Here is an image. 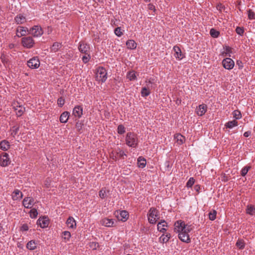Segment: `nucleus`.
Segmentation results:
<instances>
[{
  "label": "nucleus",
  "instance_id": "nucleus-1",
  "mask_svg": "<svg viewBox=\"0 0 255 255\" xmlns=\"http://www.w3.org/2000/svg\"><path fill=\"white\" fill-rule=\"evenodd\" d=\"M192 229L191 225L185 224L181 220L177 221L174 224V231L178 233V238L183 242L189 243L191 242L188 233Z\"/></svg>",
  "mask_w": 255,
  "mask_h": 255
},
{
  "label": "nucleus",
  "instance_id": "nucleus-2",
  "mask_svg": "<svg viewBox=\"0 0 255 255\" xmlns=\"http://www.w3.org/2000/svg\"><path fill=\"white\" fill-rule=\"evenodd\" d=\"M126 142L128 146L135 148L138 143L136 134L133 132H128L126 137Z\"/></svg>",
  "mask_w": 255,
  "mask_h": 255
},
{
  "label": "nucleus",
  "instance_id": "nucleus-3",
  "mask_svg": "<svg viewBox=\"0 0 255 255\" xmlns=\"http://www.w3.org/2000/svg\"><path fill=\"white\" fill-rule=\"evenodd\" d=\"M155 85V84L153 79H150L148 81H146V85L141 89V96L146 97L149 95L151 93V90L154 88Z\"/></svg>",
  "mask_w": 255,
  "mask_h": 255
},
{
  "label": "nucleus",
  "instance_id": "nucleus-4",
  "mask_svg": "<svg viewBox=\"0 0 255 255\" xmlns=\"http://www.w3.org/2000/svg\"><path fill=\"white\" fill-rule=\"evenodd\" d=\"M147 216L149 222L152 224H155L159 218V212L154 208L150 209Z\"/></svg>",
  "mask_w": 255,
  "mask_h": 255
},
{
  "label": "nucleus",
  "instance_id": "nucleus-5",
  "mask_svg": "<svg viewBox=\"0 0 255 255\" xmlns=\"http://www.w3.org/2000/svg\"><path fill=\"white\" fill-rule=\"evenodd\" d=\"M107 73L103 67H99L96 70V79L97 81L102 83L105 82L107 79Z\"/></svg>",
  "mask_w": 255,
  "mask_h": 255
},
{
  "label": "nucleus",
  "instance_id": "nucleus-6",
  "mask_svg": "<svg viewBox=\"0 0 255 255\" xmlns=\"http://www.w3.org/2000/svg\"><path fill=\"white\" fill-rule=\"evenodd\" d=\"M126 156H127V154L120 148L113 150L110 153V157L115 161H117L120 159H125V157Z\"/></svg>",
  "mask_w": 255,
  "mask_h": 255
},
{
  "label": "nucleus",
  "instance_id": "nucleus-7",
  "mask_svg": "<svg viewBox=\"0 0 255 255\" xmlns=\"http://www.w3.org/2000/svg\"><path fill=\"white\" fill-rule=\"evenodd\" d=\"M21 44L24 47L30 48L33 46L34 41L30 36L24 37L21 39Z\"/></svg>",
  "mask_w": 255,
  "mask_h": 255
},
{
  "label": "nucleus",
  "instance_id": "nucleus-8",
  "mask_svg": "<svg viewBox=\"0 0 255 255\" xmlns=\"http://www.w3.org/2000/svg\"><path fill=\"white\" fill-rule=\"evenodd\" d=\"M43 31L41 27L38 25H34L29 30V33L34 37H39L43 34Z\"/></svg>",
  "mask_w": 255,
  "mask_h": 255
},
{
  "label": "nucleus",
  "instance_id": "nucleus-9",
  "mask_svg": "<svg viewBox=\"0 0 255 255\" xmlns=\"http://www.w3.org/2000/svg\"><path fill=\"white\" fill-rule=\"evenodd\" d=\"M9 155L7 153L2 152L0 155V164L1 166L5 167L10 163Z\"/></svg>",
  "mask_w": 255,
  "mask_h": 255
},
{
  "label": "nucleus",
  "instance_id": "nucleus-10",
  "mask_svg": "<svg viewBox=\"0 0 255 255\" xmlns=\"http://www.w3.org/2000/svg\"><path fill=\"white\" fill-rule=\"evenodd\" d=\"M27 66L31 69L38 68L40 66L39 59L37 57H34L27 61Z\"/></svg>",
  "mask_w": 255,
  "mask_h": 255
},
{
  "label": "nucleus",
  "instance_id": "nucleus-11",
  "mask_svg": "<svg viewBox=\"0 0 255 255\" xmlns=\"http://www.w3.org/2000/svg\"><path fill=\"white\" fill-rule=\"evenodd\" d=\"M223 66L226 69L231 70L235 65L234 61L230 58H226L222 61Z\"/></svg>",
  "mask_w": 255,
  "mask_h": 255
},
{
  "label": "nucleus",
  "instance_id": "nucleus-12",
  "mask_svg": "<svg viewBox=\"0 0 255 255\" xmlns=\"http://www.w3.org/2000/svg\"><path fill=\"white\" fill-rule=\"evenodd\" d=\"M78 49L80 52L87 54L90 53V47L87 43L81 41L79 43Z\"/></svg>",
  "mask_w": 255,
  "mask_h": 255
},
{
  "label": "nucleus",
  "instance_id": "nucleus-13",
  "mask_svg": "<svg viewBox=\"0 0 255 255\" xmlns=\"http://www.w3.org/2000/svg\"><path fill=\"white\" fill-rule=\"evenodd\" d=\"M13 109L16 112V114L18 117H20L25 112V108L22 105H20L17 102L13 104Z\"/></svg>",
  "mask_w": 255,
  "mask_h": 255
},
{
  "label": "nucleus",
  "instance_id": "nucleus-14",
  "mask_svg": "<svg viewBox=\"0 0 255 255\" xmlns=\"http://www.w3.org/2000/svg\"><path fill=\"white\" fill-rule=\"evenodd\" d=\"M115 215L119 220L124 222L127 221L128 217V212L125 210L120 212L117 211L115 213Z\"/></svg>",
  "mask_w": 255,
  "mask_h": 255
},
{
  "label": "nucleus",
  "instance_id": "nucleus-15",
  "mask_svg": "<svg viewBox=\"0 0 255 255\" xmlns=\"http://www.w3.org/2000/svg\"><path fill=\"white\" fill-rule=\"evenodd\" d=\"M27 32L29 33V30L26 27L18 26L16 28V35L18 37L26 35Z\"/></svg>",
  "mask_w": 255,
  "mask_h": 255
},
{
  "label": "nucleus",
  "instance_id": "nucleus-16",
  "mask_svg": "<svg viewBox=\"0 0 255 255\" xmlns=\"http://www.w3.org/2000/svg\"><path fill=\"white\" fill-rule=\"evenodd\" d=\"M34 204V199L30 197L25 198L23 200V205L25 208H31Z\"/></svg>",
  "mask_w": 255,
  "mask_h": 255
},
{
  "label": "nucleus",
  "instance_id": "nucleus-17",
  "mask_svg": "<svg viewBox=\"0 0 255 255\" xmlns=\"http://www.w3.org/2000/svg\"><path fill=\"white\" fill-rule=\"evenodd\" d=\"M73 115L76 118H80L83 115V108L80 106L75 107L73 111Z\"/></svg>",
  "mask_w": 255,
  "mask_h": 255
},
{
  "label": "nucleus",
  "instance_id": "nucleus-18",
  "mask_svg": "<svg viewBox=\"0 0 255 255\" xmlns=\"http://www.w3.org/2000/svg\"><path fill=\"white\" fill-rule=\"evenodd\" d=\"M101 224L105 227H111L114 226V221L113 219L106 218L101 221Z\"/></svg>",
  "mask_w": 255,
  "mask_h": 255
},
{
  "label": "nucleus",
  "instance_id": "nucleus-19",
  "mask_svg": "<svg viewBox=\"0 0 255 255\" xmlns=\"http://www.w3.org/2000/svg\"><path fill=\"white\" fill-rule=\"evenodd\" d=\"M207 110V106L205 104H202L199 106L196 109V113L199 116H202L205 114Z\"/></svg>",
  "mask_w": 255,
  "mask_h": 255
},
{
  "label": "nucleus",
  "instance_id": "nucleus-20",
  "mask_svg": "<svg viewBox=\"0 0 255 255\" xmlns=\"http://www.w3.org/2000/svg\"><path fill=\"white\" fill-rule=\"evenodd\" d=\"M12 198L13 200L21 199L23 197L22 192L18 189H15L12 194Z\"/></svg>",
  "mask_w": 255,
  "mask_h": 255
},
{
  "label": "nucleus",
  "instance_id": "nucleus-21",
  "mask_svg": "<svg viewBox=\"0 0 255 255\" xmlns=\"http://www.w3.org/2000/svg\"><path fill=\"white\" fill-rule=\"evenodd\" d=\"M37 224L40 227L44 228L48 226L49 221L46 217L39 218L37 221Z\"/></svg>",
  "mask_w": 255,
  "mask_h": 255
},
{
  "label": "nucleus",
  "instance_id": "nucleus-22",
  "mask_svg": "<svg viewBox=\"0 0 255 255\" xmlns=\"http://www.w3.org/2000/svg\"><path fill=\"white\" fill-rule=\"evenodd\" d=\"M173 50L175 52L174 55L175 58L179 60L182 59L183 57V56L182 54L180 48L177 46H175L173 47Z\"/></svg>",
  "mask_w": 255,
  "mask_h": 255
},
{
  "label": "nucleus",
  "instance_id": "nucleus-23",
  "mask_svg": "<svg viewBox=\"0 0 255 255\" xmlns=\"http://www.w3.org/2000/svg\"><path fill=\"white\" fill-rule=\"evenodd\" d=\"M174 139L179 145L183 144L185 141V137L180 134H175Z\"/></svg>",
  "mask_w": 255,
  "mask_h": 255
},
{
  "label": "nucleus",
  "instance_id": "nucleus-24",
  "mask_svg": "<svg viewBox=\"0 0 255 255\" xmlns=\"http://www.w3.org/2000/svg\"><path fill=\"white\" fill-rule=\"evenodd\" d=\"M69 113L68 112H63L60 117V122L62 123H66L68 120L69 117Z\"/></svg>",
  "mask_w": 255,
  "mask_h": 255
},
{
  "label": "nucleus",
  "instance_id": "nucleus-25",
  "mask_svg": "<svg viewBox=\"0 0 255 255\" xmlns=\"http://www.w3.org/2000/svg\"><path fill=\"white\" fill-rule=\"evenodd\" d=\"M165 227H167V223L164 220H162L157 225V230L160 232H164L166 231Z\"/></svg>",
  "mask_w": 255,
  "mask_h": 255
},
{
  "label": "nucleus",
  "instance_id": "nucleus-26",
  "mask_svg": "<svg viewBox=\"0 0 255 255\" xmlns=\"http://www.w3.org/2000/svg\"><path fill=\"white\" fill-rule=\"evenodd\" d=\"M14 20L17 24H20L26 22V18L23 15L19 14L14 18Z\"/></svg>",
  "mask_w": 255,
  "mask_h": 255
},
{
  "label": "nucleus",
  "instance_id": "nucleus-27",
  "mask_svg": "<svg viewBox=\"0 0 255 255\" xmlns=\"http://www.w3.org/2000/svg\"><path fill=\"white\" fill-rule=\"evenodd\" d=\"M66 224L68 228L72 229L75 228L76 225L75 220L72 217L68 218L66 221Z\"/></svg>",
  "mask_w": 255,
  "mask_h": 255
},
{
  "label": "nucleus",
  "instance_id": "nucleus-28",
  "mask_svg": "<svg viewBox=\"0 0 255 255\" xmlns=\"http://www.w3.org/2000/svg\"><path fill=\"white\" fill-rule=\"evenodd\" d=\"M127 47L130 49H134L136 47V43L133 40H128L126 42Z\"/></svg>",
  "mask_w": 255,
  "mask_h": 255
},
{
  "label": "nucleus",
  "instance_id": "nucleus-29",
  "mask_svg": "<svg viewBox=\"0 0 255 255\" xmlns=\"http://www.w3.org/2000/svg\"><path fill=\"white\" fill-rule=\"evenodd\" d=\"M9 146L8 141L5 140L1 141L0 143V148L4 151L7 150L9 148Z\"/></svg>",
  "mask_w": 255,
  "mask_h": 255
},
{
  "label": "nucleus",
  "instance_id": "nucleus-30",
  "mask_svg": "<svg viewBox=\"0 0 255 255\" xmlns=\"http://www.w3.org/2000/svg\"><path fill=\"white\" fill-rule=\"evenodd\" d=\"M225 126L227 128H232L238 126V122L235 120L232 121H229L226 123Z\"/></svg>",
  "mask_w": 255,
  "mask_h": 255
},
{
  "label": "nucleus",
  "instance_id": "nucleus-31",
  "mask_svg": "<svg viewBox=\"0 0 255 255\" xmlns=\"http://www.w3.org/2000/svg\"><path fill=\"white\" fill-rule=\"evenodd\" d=\"M37 243L34 240H31L28 242L26 245V248L30 250H33L36 249Z\"/></svg>",
  "mask_w": 255,
  "mask_h": 255
},
{
  "label": "nucleus",
  "instance_id": "nucleus-32",
  "mask_svg": "<svg viewBox=\"0 0 255 255\" xmlns=\"http://www.w3.org/2000/svg\"><path fill=\"white\" fill-rule=\"evenodd\" d=\"M138 166L139 167L143 168L146 165V160L142 157H139L137 159Z\"/></svg>",
  "mask_w": 255,
  "mask_h": 255
},
{
  "label": "nucleus",
  "instance_id": "nucleus-33",
  "mask_svg": "<svg viewBox=\"0 0 255 255\" xmlns=\"http://www.w3.org/2000/svg\"><path fill=\"white\" fill-rule=\"evenodd\" d=\"M127 77L130 81H132V80H135L136 78L135 72L133 71H130V72H128L127 75Z\"/></svg>",
  "mask_w": 255,
  "mask_h": 255
},
{
  "label": "nucleus",
  "instance_id": "nucleus-34",
  "mask_svg": "<svg viewBox=\"0 0 255 255\" xmlns=\"http://www.w3.org/2000/svg\"><path fill=\"white\" fill-rule=\"evenodd\" d=\"M109 192L108 191L106 190L105 188H102L100 191H99V196L102 199H105L107 196V194Z\"/></svg>",
  "mask_w": 255,
  "mask_h": 255
},
{
  "label": "nucleus",
  "instance_id": "nucleus-35",
  "mask_svg": "<svg viewBox=\"0 0 255 255\" xmlns=\"http://www.w3.org/2000/svg\"><path fill=\"white\" fill-rule=\"evenodd\" d=\"M61 47V44L58 42H55L53 43L51 49V50L54 52L57 51Z\"/></svg>",
  "mask_w": 255,
  "mask_h": 255
},
{
  "label": "nucleus",
  "instance_id": "nucleus-36",
  "mask_svg": "<svg viewBox=\"0 0 255 255\" xmlns=\"http://www.w3.org/2000/svg\"><path fill=\"white\" fill-rule=\"evenodd\" d=\"M62 237L65 240V242H67L70 240L71 237V233L68 231H64L62 233Z\"/></svg>",
  "mask_w": 255,
  "mask_h": 255
},
{
  "label": "nucleus",
  "instance_id": "nucleus-37",
  "mask_svg": "<svg viewBox=\"0 0 255 255\" xmlns=\"http://www.w3.org/2000/svg\"><path fill=\"white\" fill-rule=\"evenodd\" d=\"M247 213L251 215L255 214V208L253 206H248L247 208Z\"/></svg>",
  "mask_w": 255,
  "mask_h": 255
},
{
  "label": "nucleus",
  "instance_id": "nucleus-38",
  "mask_svg": "<svg viewBox=\"0 0 255 255\" xmlns=\"http://www.w3.org/2000/svg\"><path fill=\"white\" fill-rule=\"evenodd\" d=\"M210 34L212 37H213L214 38H217L219 36L220 32L218 31H217L213 28H212L210 30Z\"/></svg>",
  "mask_w": 255,
  "mask_h": 255
},
{
  "label": "nucleus",
  "instance_id": "nucleus-39",
  "mask_svg": "<svg viewBox=\"0 0 255 255\" xmlns=\"http://www.w3.org/2000/svg\"><path fill=\"white\" fill-rule=\"evenodd\" d=\"M233 116L236 120L240 119L242 118L241 113L239 110L234 111L233 113Z\"/></svg>",
  "mask_w": 255,
  "mask_h": 255
},
{
  "label": "nucleus",
  "instance_id": "nucleus-40",
  "mask_svg": "<svg viewBox=\"0 0 255 255\" xmlns=\"http://www.w3.org/2000/svg\"><path fill=\"white\" fill-rule=\"evenodd\" d=\"M19 130V127L17 126H13L10 129L11 134L14 137Z\"/></svg>",
  "mask_w": 255,
  "mask_h": 255
},
{
  "label": "nucleus",
  "instance_id": "nucleus-41",
  "mask_svg": "<svg viewBox=\"0 0 255 255\" xmlns=\"http://www.w3.org/2000/svg\"><path fill=\"white\" fill-rule=\"evenodd\" d=\"M216 215L217 212L215 210H213L210 211V212L209 213V218L210 220L212 221L216 219Z\"/></svg>",
  "mask_w": 255,
  "mask_h": 255
},
{
  "label": "nucleus",
  "instance_id": "nucleus-42",
  "mask_svg": "<svg viewBox=\"0 0 255 255\" xmlns=\"http://www.w3.org/2000/svg\"><path fill=\"white\" fill-rule=\"evenodd\" d=\"M237 247L240 249H243L245 247V243L243 240H238L236 243Z\"/></svg>",
  "mask_w": 255,
  "mask_h": 255
},
{
  "label": "nucleus",
  "instance_id": "nucleus-43",
  "mask_svg": "<svg viewBox=\"0 0 255 255\" xmlns=\"http://www.w3.org/2000/svg\"><path fill=\"white\" fill-rule=\"evenodd\" d=\"M251 167L250 166H246L244 167L241 170V175L243 176H245L249 171V170L251 169Z\"/></svg>",
  "mask_w": 255,
  "mask_h": 255
},
{
  "label": "nucleus",
  "instance_id": "nucleus-44",
  "mask_svg": "<svg viewBox=\"0 0 255 255\" xmlns=\"http://www.w3.org/2000/svg\"><path fill=\"white\" fill-rule=\"evenodd\" d=\"M82 61L84 63H87L91 59V56L90 53L85 54L82 58Z\"/></svg>",
  "mask_w": 255,
  "mask_h": 255
},
{
  "label": "nucleus",
  "instance_id": "nucleus-45",
  "mask_svg": "<svg viewBox=\"0 0 255 255\" xmlns=\"http://www.w3.org/2000/svg\"><path fill=\"white\" fill-rule=\"evenodd\" d=\"M194 182L195 179L193 177H190L186 183V186L188 188L191 187Z\"/></svg>",
  "mask_w": 255,
  "mask_h": 255
},
{
  "label": "nucleus",
  "instance_id": "nucleus-46",
  "mask_svg": "<svg viewBox=\"0 0 255 255\" xmlns=\"http://www.w3.org/2000/svg\"><path fill=\"white\" fill-rule=\"evenodd\" d=\"M114 32L115 34L118 36V37H121L123 34V33L122 31L121 28L120 27H117L115 28Z\"/></svg>",
  "mask_w": 255,
  "mask_h": 255
},
{
  "label": "nucleus",
  "instance_id": "nucleus-47",
  "mask_svg": "<svg viewBox=\"0 0 255 255\" xmlns=\"http://www.w3.org/2000/svg\"><path fill=\"white\" fill-rule=\"evenodd\" d=\"M37 214V211L35 209H32L30 211V216L31 218H35Z\"/></svg>",
  "mask_w": 255,
  "mask_h": 255
},
{
  "label": "nucleus",
  "instance_id": "nucleus-48",
  "mask_svg": "<svg viewBox=\"0 0 255 255\" xmlns=\"http://www.w3.org/2000/svg\"><path fill=\"white\" fill-rule=\"evenodd\" d=\"M125 131H126L125 128L123 125H120L118 126V133L122 134H123L124 133H125Z\"/></svg>",
  "mask_w": 255,
  "mask_h": 255
},
{
  "label": "nucleus",
  "instance_id": "nucleus-49",
  "mask_svg": "<svg viewBox=\"0 0 255 255\" xmlns=\"http://www.w3.org/2000/svg\"><path fill=\"white\" fill-rule=\"evenodd\" d=\"M248 15L250 19H254L255 18V13L251 9L248 10Z\"/></svg>",
  "mask_w": 255,
  "mask_h": 255
},
{
  "label": "nucleus",
  "instance_id": "nucleus-50",
  "mask_svg": "<svg viewBox=\"0 0 255 255\" xmlns=\"http://www.w3.org/2000/svg\"><path fill=\"white\" fill-rule=\"evenodd\" d=\"M170 237H165L164 235H162L159 238L160 242L162 243H166L169 240Z\"/></svg>",
  "mask_w": 255,
  "mask_h": 255
},
{
  "label": "nucleus",
  "instance_id": "nucleus-51",
  "mask_svg": "<svg viewBox=\"0 0 255 255\" xmlns=\"http://www.w3.org/2000/svg\"><path fill=\"white\" fill-rule=\"evenodd\" d=\"M65 103V100L62 97L59 98L57 100V104L60 107H62Z\"/></svg>",
  "mask_w": 255,
  "mask_h": 255
},
{
  "label": "nucleus",
  "instance_id": "nucleus-52",
  "mask_svg": "<svg viewBox=\"0 0 255 255\" xmlns=\"http://www.w3.org/2000/svg\"><path fill=\"white\" fill-rule=\"evenodd\" d=\"M236 32L240 35H242L244 32L243 28H242L240 27H237L236 28Z\"/></svg>",
  "mask_w": 255,
  "mask_h": 255
},
{
  "label": "nucleus",
  "instance_id": "nucleus-53",
  "mask_svg": "<svg viewBox=\"0 0 255 255\" xmlns=\"http://www.w3.org/2000/svg\"><path fill=\"white\" fill-rule=\"evenodd\" d=\"M231 51H232L231 48H230L229 46H226L225 48V54L224 55V56H227V54L231 52Z\"/></svg>",
  "mask_w": 255,
  "mask_h": 255
},
{
  "label": "nucleus",
  "instance_id": "nucleus-54",
  "mask_svg": "<svg viewBox=\"0 0 255 255\" xmlns=\"http://www.w3.org/2000/svg\"><path fill=\"white\" fill-rule=\"evenodd\" d=\"M237 65L239 67V68L241 69L243 68V63H242V61H240V60H238L237 61Z\"/></svg>",
  "mask_w": 255,
  "mask_h": 255
},
{
  "label": "nucleus",
  "instance_id": "nucleus-55",
  "mask_svg": "<svg viewBox=\"0 0 255 255\" xmlns=\"http://www.w3.org/2000/svg\"><path fill=\"white\" fill-rule=\"evenodd\" d=\"M28 230V227L27 225L24 224L21 227V230L23 231H26Z\"/></svg>",
  "mask_w": 255,
  "mask_h": 255
},
{
  "label": "nucleus",
  "instance_id": "nucleus-56",
  "mask_svg": "<svg viewBox=\"0 0 255 255\" xmlns=\"http://www.w3.org/2000/svg\"><path fill=\"white\" fill-rule=\"evenodd\" d=\"M194 189L197 192H199L200 189V187L199 185H196L194 187Z\"/></svg>",
  "mask_w": 255,
  "mask_h": 255
},
{
  "label": "nucleus",
  "instance_id": "nucleus-57",
  "mask_svg": "<svg viewBox=\"0 0 255 255\" xmlns=\"http://www.w3.org/2000/svg\"><path fill=\"white\" fill-rule=\"evenodd\" d=\"M251 134V132L250 131H246L244 133V135L245 136V137H248Z\"/></svg>",
  "mask_w": 255,
  "mask_h": 255
},
{
  "label": "nucleus",
  "instance_id": "nucleus-58",
  "mask_svg": "<svg viewBox=\"0 0 255 255\" xmlns=\"http://www.w3.org/2000/svg\"><path fill=\"white\" fill-rule=\"evenodd\" d=\"M76 128H78V129H80L81 128V127H82V125H81V123H77L76 124Z\"/></svg>",
  "mask_w": 255,
  "mask_h": 255
},
{
  "label": "nucleus",
  "instance_id": "nucleus-59",
  "mask_svg": "<svg viewBox=\"0 0 255 255\" xmlns=\"http://www.w3.org/2000/svg\"><path fill=\"white\" fill-rule=\"evenodd\" d=\"M148 6H149V8L150 9H151V10H152V9H154V6L153 5H152V4H149L148 5Z\"/></svg>",
  "mask_w": 255,
  "mask_h": 255
},
{
  "label": "nucleus",
  "instance_id": "nucleus-60",
  "mask_svg": "<svg viewBox=\"0 0 255 255\" xmlns=\"http://www.w3.org/2000/svg\"><path fill=\"white\" fill-rule=\"evenodd\" d=\"M221 5L218 6V8H217L218 9L219 8V9L220 10H221Z\"/></svg>",
  "mask_w": 255,
  "mask_h": 255
},
{
  "label": "nucleus",
  "instance_id": "nucleus-61",
  "mask_svg": "<svg viewBox=\"0 0 255 255\" xmlns=\"http://www.w3.org/2000/svg\"><path fill=\"white\" fill-rule=\"evenodd\" d=\"M165 236V237H170V234H169V235H166V236Z\"/></svg>",
  "mask_w": 255,
  "mask_h": 255
},
{
  "label": "nucleus",
  "instance_id": "nucleus-62",
  "mask_svg": "<svg viewBox=\"0 0 255 255\" xmlns=\"http://www.w3.org/2000/svg\"><path fill=\"white\" fill-rule=\"evenodd\" d=\"M145 2H149L150 0H144Z\"/></svg>",
  "mask_w": 255,
  "mask_h": 255
},
{
  "label": "nucleus",
  "instance_id": "nucleus-63",
  "mask_svg": "<svg viewBox=\"0 0 255 255\" xmlns=\"http://www.w3.org/2000/svg\"><path fill=\"white\" fill-rule=\"evenodd\" d=\"M97 244L94 243V248L95 249L96 248V245Z\"/></svg>",
  "mask_w": 255,
  "mask_h": 255
},
{
  "label": "nucleus",
  "instance_id": "nucleus-64",
  "mask_svg": "<svg viewBox=\"0 0 255 255\" xmlns=\"http://www.w3.org/2000/svg\"><path fill=\"white\" fill-rule=\"evenodd\" d=\"M1 230V227L0 226V231Z\"/></svg>",
  "mask_w": 255,
  "mask_h": 255
}]
</instances>
